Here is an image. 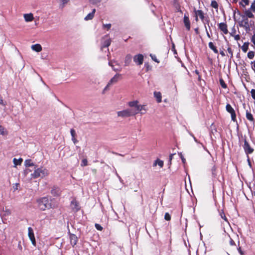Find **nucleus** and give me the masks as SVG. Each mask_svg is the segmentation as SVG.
<instances>
[{
  "label": "nucleus",
  "instance_id": "nucleus-1",
  "mask_svg": "<svg viewBox=\"0 0 255 255\" xmlns=\"http://www.w3.org/2000/svg\"><path fill=\"white\" fill-rule=\"evenodd\" d=\"M254 13H255V0H254L251 5L249 8H245L243 10L244 14L242 15V20L241 22V25L245 27L248 28L250 27V24L248 18H254L255 15Z\"/></svg>",
  "mask_w": 255,
  "mask_h": 255
},
{
  "label": "nucleus",
  "instance_id": "nucleus-2",
  "mask_svg": "<svg viewBox=\"0 0 255 255\" xmlns=\"http://www.w3.org/2000/svg\"><path fill=\"white\" fill-rule=\"evenodd\" d=\"M49 174L48 170L45 167H38L37 165L33 169V171L30 172L28 176L25 178L27 180L30 181L32 179L40 178H43Z\"/></svg>",
  "mask_w": 255,
  "mask_h": 255
},
{
  "label": "nucleus",
  "instance_id": "nucleus-3",
  "mask_svg": "<svg viewBox=\"0 0 255 255\" xmlns=\"http://www.w3.org/2000/svg\"><path fill=\"white\" fill-rule=\"evenodd\" d=\"M37 203L39 208L42 211L46 210L55 207L51 201L46 197H44L37 200Z\"/></svg>",
  "mask_w": 255,
  "mask_h": 255
},
{
  "label": "nucleus",
  "instance_id": "nucleus-4",
  "mask_svg": "<svg viewBox=\"0 0 255 255\" xmlns=\"http://www.w3.org/2000/svg\"><path fill=\"white\" fill-rule=\"evenodd\" d=\"M25 169L23 171L24 177L28 176V174L33 171V169L37 166L31 159H26L24 161Z\"/></svg>",
  "mask_w": 255,
  "mask_h": 255
},
{
  "label": "nucleus",
  "instance_id": "nucleus-5",
  "mask_svg": "<svg viewBox=\"0 0 255 255\" xmlns=\"http://www.w3.org/2000/svg\"><path fill=\"white\" fill-rule=\"evenodd\" d=\"M117 115L119 117L122 118H127L135 115V113H133V110L127 109L118 112Z\"/></svg>",
  "mask_w": 255,
  "mask_h": 255
},
{
  "label": "nucleus",
  "instance_id": "nucleus-6",
  "mask_svg": "<svg viewBox=\"0 0 255 255\" xmlns=\"http://www.w3.org/2000/svg\"><path fill=\"white\" fill-rule=\"evenodd\" d=\"M121 77V75L119 74H116L110 81L108 83L107 86L105 87V88H104V92H105V91H107V90H108L109 89V87L112 85L113 84H114L115 83H116L120 77Z\"/></svg>",
  "mask_w": 255,
  "mask_h": 255
},
{
  "label": "nucleus",
  "instance_id": "nucleus-7",
  "mask_svg": "<svg viewBox=\"0 0 255 255\" xmlns=\"http://www.w3.org/2000/svg\"><path fill=\"white\" fill-rule=\"evenodd\" d=\"M11 214V211L9 209L3 208L2 212L0 213V216L3 223L6 220L7 217L9 216Z\"/></svg>",
  "mask_w": 255,
  "mask_h": 255
},
{
  "label": "nucleus",
  "instance_id": "nucleus-8",
  "mask_svg": "<svg viewBox=\"0 0 255 255\" xmlns=\"http://www.w3.org/2000/svg\"><path fill=\"white\" fill-rule=\"evenodd\" d=\"M147 110L145 105H141L138 104L134 111L133 110V113H135V115L138 113H140L141 115L144 114Z\"/></svg>",
  "mask_w": 255,
  "mask_h": 255
},
{
  "label": "nucleus",
  "instance_id": "nucleus-9",
  "mask_svg": "<svg viewBox=\"0 0 255 255\" xmlns=\"http://www.w3.org/2000/svg\"><path fill=\"white\" fill-rule=\"evenodd\" d=\"M143 56L141 54L135 55L133 58V61L137 65H140L142 64L143 62Z\"/></svg>",
  "mask_w": 255,
  "mask_h": 255
},
{
  "label": "nucleus",
  "instance_id": "nucleus-10",
  "mask_svg": "<svg viewBox=\"0 0 255 255\" xmlns=\"http://www.w3.org/2000/svg\"><path fill=\"white\" fill-rule=\"evenodd\" d=\"M226 110L228 111V112H229V113L231 114L232 120L233 121H235L236 115V113H235V112L234 109L232 107V106L230 104H227L226 105Z\"/></svg>",
  "mask_w": 255,
  "mask_h": 255
},
{
  "label": "nucleus",
  "instance_id": "nucleus-11",
  "mask_svg": "<svg viewBox=\"0 0 255 255\" xmlns=\"http://www.w3.org/2000/svg\"><path fill=\"white\" fill-rule=\"evenodd\" d=\"M70 207L71 209L75 212L78 211L80 209V206L79 203L75 199L71 202Z\"/></svg>",
  "mask_w": 255,
  "mask_h": 255
},
{
  "label": "nucleus",
  "instance_id": "nucleus-12",
  "mask_svg": "<svg viewBox=\"0 0 255 255\" xmlns=\"http://www.w3.org/2000/svg\"><path fill=\"white\" fill-rule=\"evenodd\" d=\"M28 237L29 238V239L30 240L32 244L34 245H36V241L35 239V237L34 235V233L31 227H29L28 228Z\"/></svg>",
  "mask_w": 255,
  "mask_h": 255
},
{
  "label": "nucleus",
  "instance_id": "nucleus-13",
  "mask_svg": "<svg viewBox=\"0 0 255 255\" xmlns=\"http://www.w3.org/2000/svg\"><path fill=\"white\" fill-rule=\"evenodd\" d=\"M244 148L247 154L252 153L254 151V149L250 147L249 144L246 140H245Z\"/></svg>",
  "mask_w": 255,
  "mask_h": 255
},
{
  "label": "nucleus",
  "instance_id": "nucleus-14",
  "mask_svg": "<svg viewBox=\"0 0 255 255\" xmlns=\"http://www.w3.org/2000/svg\"><path fill=\"white\" fill-rule=\"evenodd\" d=\"M109 64L110 66L112 67L113 69L115 71H121L122 69L121 66L118 65L117 62L110 61Z\"/></svg>",
  "mask_w": 255,
  "mask_h": 255
},
{
  "label": "nucleus",
  "instance_id": "nucleus-15",
  "mask_svg": "<svg viewBox=\"0 0 255 255\" xmlns=\"http://www.w3.org/2000/svg\"><path fill=\"white\" fill-rule=\"evenodd\" d=\"M23 17L27 22H31L34 19L33 14L32 13L24 14Z\"/></svg>",
  "mask_w": 255,
  "mask_h": 255
},
{
  "label": "nucleus",
  "instance_id": "nucleus-16",
  "mask_svg": "<svg viewBox=\"0 0 255 255\" xmlns=\"http://www.w3.org/2000/svg\"><path fill=\"white\" fill-rule=\"evenodd\" d=\"M31 49L36 52H39L42 51V47L39 44H35L31 46Z\"/></svg>",
  "mask_w": 255,
  "mask_h": 255
},
{
  "label": "nucleus",
  "instance_id": "nucleus-17",
  "mask_svg": "<svg viewBox=\"0 0 255 255\" xmlns=\"http://www.w3.org/2000/svg\"><path fill=\"white\" fill-rule=\"evenodd\" d=\"M195 14L196 17V20H198V17H199L201 19L203 20L204 16L203 12L201 10H195Z\"/></svg>",
  "mask_w": 255,
  "mask_h": 255
},
{
  "label": "nucleus",
  "instance_id": "nucleus-18",
  "mask_svg": "<svg viewBox=\"0 0 255 255\" xmlns=\"http://www.w3.org/2000/svg\"><path fill=\"white\" fill-rule=\"evenodd\" d=\"M153 95L157 103L161 102L162 95L160 92H154Z\"/></svg>",
  "mask_w": 255,
  "mask_h": 255
},
{
  "label": "nucleus",
  "instance_id": "nucleus-19",
  "mask_svg": "<svg viewBox=\"0 0 255 255\" xmlns=\"http://www.w3.org/2000/svg\"><path fill=\"white\" fill-rule=\"evenodd\" d=\"M219 28L220 30L223 32L225 34L228 33V29H227V25L224 23H221L219 24Z\"/></svg>",
  "mask_w": 255,
  "mask_h": 255
},
{
  "label": "nucleus",
  "instance_id": "nucleus-20",
  "mask_svg": "<svg viewBox=\"0 0 255 255\" xmlns=\"http://www.w3.org/2000/svg\"><path fill=\"white\" fill-rule=\"evenodd\" d=\"M59 7L63 8L69 2L70 0H57Z\"/></svg>",
  "mask_w": 255,
  "mask_h": 255
},
{
  "label": "nucleus",
  "instance_id": "nucleus-21",
  "mask_svg": "<svg viewBox=\"0 0 255 255\" xmlns=\"http://www.w3.org/2000/svg\"><path fill=\"white\" fill-rule=\"evenodd\" d=\"M184 23L187 29L189 30L190 28V20L188 17L186 16V15H184Z\"/></svg>",
  "mask_w": 255,
  "mask_h": 255
},
{
  "label": "nucleus",
  "instance_id": "nucleus-22",
  "mask_svg": "<svg viewBox=\"0 0 255 255\" xmlns=\"http://www.w3.org/2000/svg\"><path fill=\"white\" fill-rule=\"evenodd\" d=\"M70 239L71 244L73 246H74L77 243V237L74 234L71 235L70 236Z\"/></svg>",
  "mask_w": 255,
  "mask_h": 255
},
{
  "label": "nucleus",
  "instance_id": "nucleus-23",
  "mask_svg": "<svg viewBox=\"0 0 255 255\" xmlns=\"http://www.w3.org/2000/svg\"><path fill=\"white\" fill-rule=\"evenodd\" d=\"M132 56L130 54H128L125 57V66H128L130 64L131 61Z\"/></svg>",
  "mask_w": 255,
  "mask_h": 255
},
{
  "label": "nucleus",
  "instance_id": "nucleus-24",
  "mask_svg": "<svg viewBox=\"0 0 255 255\" xmlns=\"http://www.w3.org/2000/svg\"><path fill=\"white\" fill-rule=\"evenodd\" d=\"M23 159L21 158L19 159H16L15 158H13V162L14 164V167H16L17 165H20L22 163Z\"/></svg>",
  "mask_w": 255,
  "mask_h": 255
},
{
  "label": "nucleus",
  "instance_id": "nucleus-25",
  "mask_svg": "<svg viewBox=\"0 0 255 255\" xmlns=\"http://www.w3.org/2000/svg\"><path fill=\"white\" fill-rule=\"evenodd\" d=\"M51 193L53 196H57L60 194V190L58 188L54 187L52 189Z\"/></svg>",
  "mask_w": 255,
  "mask_h": 255
},
{
  "label": "nucleus",
  "instance_id": "nucleus-26",
  "mask_svg": "<svg viewBox=\"0 0 255 255\" xmlns=\"http://www.w3.org/2000/svg\"><path fill=\"white\" fill-rule=\"evenodd\" d=\"M95 9H93L92 12L89 13L85 18V20H89L92 19L94 17Z\"/></svg>",
  "mask_w": 255,
  "mask_h": 255
},
{
  "label": "nucleus",
  "instance_id": "nucleus-27",
  "mask_svg": "<svg viewBox=\"0 0 255 255\" xmlns=\"http://www.w3.org/2000/svg\"><path fill=\"white\" fill-rule=\"evenodd\" d=\"M111 44V39L110 38H107L106 39L102 44V48L104 47H108Z\"/></svg>",
  "mask_w": 255,
  "mask_h": 255
},
{
  "label": "nucleus",
  "instance_id": "nucleus-28",
  "mask_svg": "<svg viewBox=\"0 0 255 255\" xmlns=\"http://www.w3.org/2000/svg\"><path fill=\"white\" fill-rule=\"evenodd\" d=\"M138 104V101H133L129 102L128 104V106L130 107H134L135 109L136 108L137 105Z\"/></svg>",
  "mask_w": 255,
  "mask_h": 255
},
{
  "label": "nucleus",
  "instance_id": "nucleus-29",
  "mask_svg": "<svg viewBox=\"0 0 255 255\" xmlns=\"http://www.w3.org/2000/svg\"><path fill=\"white\" fill-rule=\"evenodd\" d=\"M154 166L158 165L160 167H162L163 166V161L159 159L156 160L153 164Z\"/></svg>",
  "mask_w": 255,
  "mask_h": 255
},
{
  "label": "nucleus",
  "instance_id": "nucleus-30",
  "mask_svg": "<svg viewBox=\"0 0 255 255\" xmlns=\"http://www.w3.org/2000/svg\"><path fill=\"white\" fill-rule=\"evenodd\" d=\"M249 42H245L243 44V45L241 47V49L243 52H244L245 53L247 52V51H248V48H249Z\"/></svg>",
  "mask_w": 255,
  "mask_h": 255
},
{
  "label": "nucleus",
  "instance_id": "nucleus-31",
  "mask_svg": "<svg viewBox=\"0 0 255 255\" xmlns=\"http://www.w3.org/2000/svg\"><path fill=\"white\" fill-rule=\"evenodd\" d=\"M209 47L215 53H217L218 52L216 47L214 46L213 42H210L209 43Z\"/></svg>",
  "mask_w": 255,
  "mask_h": 255
},
{
  "label": "nucleus",
  "instance_id": "nucleus-32",
  "mask_svg": "<svg viewBox=\"0 0 255 255\" xmlns=\"http://www.w3.org/2000/svg\"><path fill=\"white\" fill-rule=\"evenodd\" d=\"M240 4L244 8L249 4V0H241Z\"/></svg>",
  "mask_w": 255,
  "mask_h": 255
},
{
  "label": "nucleus",
  "instance_id": "nucleus-33",
  "mask_svg": "<svg viewBox=\"0 0 255 255\" xmlns=\"http://www.w3.org/2000/svg\"><path fill=\"white\" fill-rule=\"evenodd\" d=\"M246 118L248 120H249L251 121H254V118H253L252 114L248 112H246Z\"/></svg>",
  "mask_w": 255,
  "mask_h": 255
},
{
  "label": "nucleus",
  "instance_id": "nucleus-34",
  "mask_svg": "<svg viewBox=\"0 0 255 255\" xmlns=\"http://www.w3.org/2000/svg\"><path fill=\"white\" fill-rule=\"evenodd\" d=\"M255 52L253 51H250L248 53V57L250 59H252L255 57Z\"/></svg>",
  "mask_w": 255,
  "mask_h": 255
},
{
  "label": "nucleus",
  "instance_id": "nucleus-35",
  "mask_svg": "<svg viewBox=\"0 0 255 255\" xmlns=\"http://www.w3.org/2000/svg\"><path fill=\"white\" fill-rule=\"evenodd\" d=\"M251 41L252 42V46L255 49V33H254L251 38Z\"/></svg>",
  "mask_w": 255,
  "mask_h": 255
},
{
  "label": "nucleus",
  "instance_id": "nucleus-36",
  "mask_svg": "<svg viewBox=\"0 0 255 255\" xmlns=\"http://www.w3.org/2000/svg\"><path fill=\"white\" fill-rule=\"evenodd\" d=\"M6 133V132L5 128L2 127L0 126V134L3 135H5Z\"/></svg>",
  "mask_w": 255,
  "mask_h": 255
},
{
  "label": "nucleus",
  "instance_id": "nucleus-37",
  "mask_svg": "<svg viewBox=\"0 0 255 255\" xmlns=\"http://www.w3.org/2000/svg\"><path fill=\"white\" fill-rule=\"evenodd\" d=\"M111 27V24L108 23V24H103V28L104 29H107V30H109Z\"/></svg>",
  "mask_w": 255,
  "mask_h": 255
},
{
  "label": "nucleus",
  "instance_id": "nucleus-38",
  "mask_svg": "<svg viewBox=\"0 0 255 255\" xmlns=\"http://www.w3.org/2000/svg\"><path fill=\"white\" fill-rule=\"evenodd\" d=\"M211 5L213 7L215 8H217L218 7V4L215 0L212 1Z\"/></svg>",
  "mask_w": 255,
  "mask_h": 255
},
{
  "label": "nucleus",
  "instance_id": "nucleus-39",
  "mask_svg": "<svg viewBox=\"0 0 255 255\" xmlns=\"http://www.w3.org/2000/svg\"><path fill=\"white\" fill-rule=\"evenodd\" d=\"M150 57L151 58V59L154 61H155V62H157V63H159V61L158 60V59L156 58V57L155 55H153V54H150Z\"/></svg>",
  "mask_w": 255,
  "mask_h": 255
},
{
  "label": "nucleus",
  "instance_id": "nucleus-40",
  "mask_svg": "<svg viewBox=\"0 0 255 255\" xmlns=\"http://www.w3.org/2000/svg\"><path fill=\"white\" fill-rule=\"evenodd\" d=\"M220 83L221 85V86L223 88H226L227 87V85L225 83L224 80L222 79H220Z\"/></svg>",
  "mask_w": 255,
  "mask_h": 255
},
{
  "label": "nucleus",
  "instance_id": "nucleus-41",
  "mask_svg": "<svg viewBox=\"0 0 255 255\" xmlns=\"http://www.w3.org/2000/svg\"><path fill=\"white\" fill-rule=\"evenodd\" d=\"M252 69L254 71L255 73V60L252 61L251 63Z\"/></svg>",
  "mask_w": 255,
  "mask_h": 255
},
{
  "label": "nucleus",
  "instance_id": "nucleus-42",
  "mask_svg": "<svg viewBox=\"0 0 255 255\" xmlns=\"http://www.w3.org/2000/svg\"><path fill=\"white\" fill-rule=\"evenodd\" d=\"M164 219L167 221H169L171 219L170 215L168 213H166L164 216Z\"/></svg>",
  "mask_w": 255,
  "mask_h": 255
},
{
  "label": "nucleus",
  "instance_id": "nucleus-43",
  "mask_svg": "<svg viewBox=\"0 0 255 255\" xmlns=\"http://www.w3.org/2000/svg\"><path fill=\"white\" fill-rule=\"evenodd\" d=\"M220 215H221V218L223 220H224L226 222H228V220H227L225 214L223 212L221 213Z\"/></svg>",
  "mask_w": 255,
  "mask_h": 255
},
{
  "label": "nucleus",
  "instance_id": "nucleus-44",
  "mask_svg": "<svg viewBox=\"0 0 255 255\" xmlns=\"http://www.w3.org/2000/svg\"><path fill=\"white\" fill-rule=\"evenodd\" d=\"M95 227L99 231H102L103 230V227L98 224H95Z\"/></svg>",
  "mask_w": 255,
  "mask_h": 255
},
{
  "label": "nucleus",
  "instance_id": "nucleus-45",
  "mask_svg": "<svg viewBox=\"0 0 255 255\" xmlns=\"http://www.w3.org/2000/svg\"><path fill=\"white\" fill-rule=\"evenodd\" d=\"M87 165V160L86 159H84L82 161L81 166H85Z\"/></svg>",
  "mask_w": 255,
  "mask_h": 255
},
{
  "label": "nucleus",
  "instance_id": "nucleus-46",
  "mask_svg": "<svg viewBox=\"0 0 255 255\" xmlns=\"http://www.w3.org/2000/svg\"><path fill=\"white\" fill-rule=\"evenodd\" d=\"M252 98L255 100V89H252L251 91Z\"/></svg>",
  "mask_w": 255,
  "mask_h": 255
},
{
  "label": "nucleus",
  "instance_id": "nucleus-47",
  "mask_svg": "<svg viewBox=\"0 0 255 255\" xmlns=\"http://www.w3.org/2000/svg\"><path fill=\"white\" fill-rule=\"evenodd\" d=\"M71 134L72 137H75L76 132L74 129H71L70 130Z\"/></svg>",
  "mask_w": 255,
  "mask_h": 255
},
{
  "label": "nucleus",
  "instance_id": "nucleus-48",
  "mask_svg": "<svg viewBox=\"0 0 255 255\" xmlns=\"http://www.w3.org/2000/svg\"><path fill=\"white\" fill-rule=\"evenodd\" d=\"M234 38L235 39V40L238 41L239 40H240V36L239 35H235L234 36Z\"/></svg>",
  "mask_w": 255,
  "mask_h": 255
},
{
  "label": "nucleus",
  "instance_id": "nucleus-49",
  "mask_svg": "<svg viewBox=\"0 0 255 255\" xmlns=\"http://www.w3.org/2000/svg\"><path fill=\"white\" fill-rule=\"evenodd\" d=\"M228 51L230 55L231 58H232L233 57V52H232L231 49L230 48H229L228 49Z\"/></svg>",
  "mask_w": 255,
  "mask_h": 255
},
{
  "label": "nucleus",
  "instance_id": "nucleus-50",
  "mask_svg": "<svg viewBox=\"0 0 255 255\" xmlns=\"http://www.w3.org/2000/svg\"><path fill=\"white\" fill-rule=\"evenodd\" d=\"M0 105H1L2 106H5L6 103L4 102L3 100L0 98Z\"/></svg>",
  "mask_w": 255,
  "mask_h": 255
},
{
  "label": "nucleus",
  "instance_id": "nucleus-51",
  "mask_svg": "<svg viewBox=\"0 0 255 255\" xmlns=\"http://www.w3.org/2000/svg\"><path fill=\"white\" fill-rule=\"evenodd\" d=\"M190 134L191 136H192L193 138H194V140H195V142L198 143V141L197 140V139L196 138V137L194 136V135L192 133H189Z\"/></svg>",
  "mask_w": 255,
  "mask_h": 255
},
{
  "label": "nucleus",
  "instance_id": "nucleus-52",
  "mask_svg": "<svg viewBox=\"0 0 255 255\" xmlns=\"http://www.w3.org/2000/svg\"><path fill=\"white\" fill-rule=\"evenodd\" d=\"M72 140L74 144H76L77 142V140L75 138V137L72 138Z\"/></svg>",
  "mask_w": 255,
  "mask_h": 255
},
{
  "label": "nucleus",
  "instance_id": "nucleus-53",
  "mask_svg": "<svg viewBox=\"0 0 255 255\" xmlns=\"http://www.w3.org/2000/svg\"><path fill=\"white\" fill-rule=\"evenodd\" d=\"M181 160L183 163L185 162V159L181 155Z\"/></svg>",
  "mask_w": 255,
  "mask_h": 255
},
{
  "label": "nucleus",
  "instance_id": "nucleus-54",
  "mask_svg": "<svg viewBox=\"0 0 255 255\" xmlns=\"http://www.w3.org/2000/svg\"><path fill=\"white\" fill-rule=\"evenodd\" d=\"M174 154H171L169 156V160L171 162L172 158H173V156Z\"/></svg>",
  "mask_w": 255,
  "mask_h": 255
},
{
  "label": "nucleus",
  "instance_id": "nucleus-55",
  "mask_svg": "<svg viewBox=\"0 0 255 255\" xmlns=\"http://www.w3.org/2000/svg\"><path fill=\"white\" fill-rule=\"evenodd\" d=\"M220 54L222 55V56H225V54H224V52L223 51H221L220 52Z\"/></svg>",
  "mask_w": 255,
  "mask_h": 255
},
{
  "label": "nucleus",
  "instance_id": "nucleus-56",
  "mask_svg": "<svg viewBox=\"0 0 255 255\" xmlns=\"http://www.w3.org/2000/svg\"><path fill=\"white\" fill-rule=\"evenodd\" d=\"M19 184H15V189H17V187L18 186Z\"/></svg>",
  "mask_w": 255,
  "mask_h": 255
},
{
  "label": "nucleus",
  "instance_id": "nucleus-57",
  "mask_svg": "<svg viewBox=\"0 0 255 255\" xmlns=\"http://www.w3.org/2000/svg\"><path fill=\"white\" fill-rule=\"evenodd\" d=\"M207 36H208L209 37H210V34H209V33H208V31L207 32Z\"/></svg>",
  "mask_w": 255,
  "mask_h": 255
},
{
  "label": "nucleus",
  "instance_id": "nucleus-58",
  "mask_svg": "<svg viewBox=\"0 0 255 255\" xmlns=\"http://www.w3.org/2000/svg\"><path fill=\"white\" fill-rule=\"evenodd\" d=\"M248 162H249V165L251 166V162H250V160H249V159H248Z\"/></svg>",
  "mask_w": 255,
  "mask_h": 255
},
{
  "label": "nucleus",
  "instance_id": "nucleus-59",
  "mask_svg": "<svg viewBox=\"0 0 255 255\" xmlns=\"http://www.w3.org/2000/svg\"><path fill=\"white\" fill-rule=\"evenodd\" d=\"M196 73L197 74H198V72L197 71H196Z\"/></svg>",
  "mask_w": 255,
  "mask_h": 255
}]
</instances>
